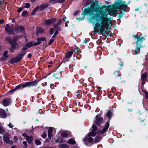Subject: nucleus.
Returning a JSON list of instances; mask_svg holds the SVG:
<instances>
[{"mask_svg": "<svg viewBox=\"0 0 148 148\" xmlns=\"http://www.w3.org/2000/svg\"><path fill=\"white\" fill-rule=\"evenodd\" d=\"M127 5L125 1L121 0H118L114 4L106 7H100L95 5L93 1L92 3L90 8L85 9L82 14V17H79L77 19L82 20L84 19L85 15L91 14L94 12L97 14L91 17L89 21L93 24H95L96 26L98 28L97 32L101 34L103 32L107 31L108 21H109L108 15H114L119 9V12H121V10H125Z\"/></svg>", "mask_w": 148, "mask_h": 148, "instance_id": "obj_1", "label": "nucleus"}, {"mask_svg": "<svg viewBox=\"0 0 148 148\" xmlns=\"http://www.w3.org/2000/svg\"><path fill=\"white\" fill-rule=\"evenodd\" d=\"M18 39L17 37L14 39L10 38L8 36H7L5 38L6 40L8 42L12 47L11 48H10V51L12 53L14 52V49L16 48L17 44L16 41L18 40Z\"/></svg>", "mask_w": 148, "mask_h": 148, "instance_id": "obj_2", "label": "nucleus"}, {"mask_svg": "<svg viewBox=\"0 0 148 148\" xmlns=\"http://www.w3.org/2000/svg\"><path fill=\"white\" fill-rule=\"evenodd\" d=\"M137 40L136 42V47L135 50L134 51L135 54L136 55L139 53L140 49L143 47L141 43H142L143 41L145 40L143 37H139L137 38Z\"/></svg>", "mask_w": 148, "mask_h": 148, "instance_id": "obj_3", "label": "nucleus"}, {"mask_svg": "<svg viewBox=\"0 0 148 148\" xmlns=\"http://www.w3.org/2000/svg\"><path fill=\"white\" fill-rule=\"evenodd\" d=\"M26 52L23 51L19 54L16 57L13 58L11 59V62L12 63L17 62L20 61L25 54Z\"/></svg>", "mask_w": 148, "mask_h": 148, "instance_id": "obj_4", "label": "nucleus"}, {"mask_svg": "<svg viewBox=\"0 0 148 148\" xmlns=\"http://www.w3.org/2000/svg\"><path fill=\"white\" fill-rule=\"evenodd\" d=\"M97 130H91L90 132L87 134V136L88 137V142L90 143H92L93 142V139L90 136L94 137L97 134Z\"/></svg>", "mask_w": 148, "mask_h": 148, "instance_id": "obj_5", "label": "nucleus"}, {"mask_svg": "<svg viewBox=\"0 0 148 148\" xmlns=\"http://www.w3.org/2000/svg\"><path fill=\"white\" fill-rule=\"evenodd\" d=\"M104 122L103 118L102 117H98V114L95 117V120L94 121V123L96 124L98 126L100 125L101 123Z\"/></svg>", "mask_w": 148, "mask_h": 148, "instance_id": "obj_6", "label": "nucleus"}, {"mask_svg": "<svg viewBox=\"0 0 148 148\" xmlns=\"http://www.w3.org/2000/svg\"><path fill=\"white\" fill-rule=\"evenodd\" d=\"M14 27V25L13 24L11 25L10 27L9 24L6 25L5 29L8 34H10L13 33Z\"/></svg>", "mask_w": 148, "mask_h": 148, "instance_id": "obj_7", "label": "nucleus"}, {"mask_svg": "<svg viewBox=\"0 0 148 148\" xmlns=\"http://www.w3.org/2000/svg\"><path fill=\"white\" fill-rule=\"evenodd\" d=\"M3 139L6 143H9L11 142L10 140L9 135L8 133H5L3 135Z\"/></svg>", "mask_w": 148, "mask_h": 148, "instance_id": "obj_8", "label": "nucleus"}, {"mask_svg": "<svg viewBox=\"0 0 148 148\" xmlns=\"http://www.w3.org/2000/svg\"><path fill=\"white\" fill-rule=\"evenodd\" d=\"M14 29L16 32H20L24 30V28L23 26H19L18 25H16L14 28Z\"/></svg>", "mask_w": 148, "mask_h": 148, "instance_id": "obj_9", "label": "nucleus"}, {"mask_svg": "<svg viewBox=\"0 0 148 148\" xmlns=\"http://www.w3.org/2000/svg\"><path fill=\"white\" fill-rule=\"evenodd\" d=\"M10 99H4L3 101L2 104L4 106H8L10 103Z\"/></svg>", "mask_w": 148, "mask_h": 148, "instance_id": "obj_10", "label": "nucleus"}, {"mask_svg": "<svg viewBox=\"0 0 148 148\" xmlns=\"http://www.w3.org/2000/svg\"><path fill=\"white\" fill-rule=\"evenodd\" d=\"M56 21V18H53L48 20H46L45 21V22L47 24L49 25L54 23Z\"/></svg>", "mask_w": 148, "mask_h": 148, "instance_id": "obj_11", "label": "nucleus"}, {"mask_svg": "<svg viewBox=\"0 0 148 148\" xmlns=\"http://www.w3.org/2000/svg\"><path fill=\"white\" fill-rule=\"evenodd\" d=\"M48 7V5L47 3H44L41 4L39 8V10L40 11H42L43 10L45 9L46 8Z\"/></svg>", "mask_w": 148, "mask_h": 148, "instance_id": "obj_12", "label": "nucleus"}, {"mask_svg": "<svg viewBox=\"0 0 148 148\" xmlns=\"http://www.w3.org/2000/svg\"><path fill=\"white\" fill-rule=\"evenodd\" d=\"M6 114L5 111L2 109H0V116L2 117H5L6 116Z\"/></svg>", "mask_w": 148, "mask_h": 148, "instance_id": "obj_13", "label": "nucleus"}, {"mask_svg": "<svg viewBox=\"0 0 148 148\" xmlns=\"http://www.w3.org/2000/svg\"><path fill=\"white\" fill-rule=\"evenodd\" d=\"M26 140L28 142V143L29 144L31 143L33 141V137L31 136L30 137L28 136L26 138Z\"/></svg>", "mask_w": 148, "mask_h": 148, "instance_id": "obj_14", "label": "nucleus"}, {"mask_svg": "<svg viewBox=\"0 0 148 148\" xmlns=\"http://www.w3.org/2000/svg\"><path fill=\"white\" fill-rule=\"evenodd\" d=\"M34 42L33 41H31L27 43L25 45V46L28 48H30L34 45Z\"/></svg>", "mask_w": 148, "mask_h": 148, "instance_id": "obj_15", "label": "nucleus"}, {"mask_svg": "<svg viewBox=\"0 0 148 148\" xmlns=\"http://www.w3.org/2000/svg\"><path fill=\"white\" fill-rule=\"evenodd\" d=\"M147 72H145V73L142 74L141 75V80H145L147 77Z\"/></svg>", "mask_w": 148, "mask_h": 148, "instance_id": "obj_16", "label": "nucleus"}, {"mask_svg": "<svg viewBox=\"0 0 148 148\" xmlns=\"http://www.w3.org/2000/svg\"><path fill=\"white\" fill-rule=\"evenodd\" d=\"M101 138L100 136H97L95 137V139L94 141H93V142H94L95 143H98L100 141V140L101 139Z\"/></svg>", "mask_w": 148, "mask_h": 148, "instance_id": "obj_17", "label": "nucleus"}, {"mask_svg": "<svg viewBox=\"0 0 148 148\" xmlns=\"http://www.w3.org/2000/svg\"><path fill=\"white\" fill-rule=\"evenodd\" d=\"M59 25L57 24L53 26V27L56 30H60L61 29V27L59 26Z\"/></svg>", "mask_w": 148, "mask_h": 148, "instance_id": "obj_18", "label": "nucleus"}, {"mask_svg": "<svg viewBox=\"0 0 148 148\" xmlns=\"http://www.w3.org/2000/svg\"><path fill=\"white\" fill-rule=\"evenodd\" d=\"M68 143L71 144H75L76 143V142L74 140L70 139L68 141Z\"/></svg>", "mask_w": 148, "mask_h": 148, "instance_id": "obj_19", "label": "nucleus"}, {"mask_svg": "<svg viewBox=\"0 0 148 148\" xmlns=\"http://www.w3.org/2000/svg\"><path fill=\"white\" fill-rule=\"evenodd\" d=\"M59 147L60 148H69L68 146L65 144H61L59 145Z\"/></svg>", "mask_w": 148, "mask_h": 148, "instance_id": "obj_20", "label": "nucleus"}, {"mask_svg": "<svg viewBox=\"0 0 148 148\" xmlns=\"http://www.w3.org/2000/svg\"><path fill=\"white\" fill-rule=\"evenodd\" d=\"M37 41L36 42H34V46H37L41 43V41L39 38H38L37 39Z\"/></svg>", "mask_w": 148, "mask_h": 148, "instance_id": "obj_21", "label": "nucleus"}, {"mask_svg": "<svg viewBox=\"0 0 148 148\" xmlns=\"http://www.w3.org/2000/svg\"><path fill=\"white\" fill-rule=\"evenodd\" d=\"M53 130H48V136L49 138L50 139L51 138L52 136V133Z\"/></svg>", "mask_w": 148, "mask_h": 148, "instance_id": "obj_22", "label": "nucleus"}, {"mask_svg": "<svg viewBox=\"0 0 148 148\" xmlns=\"http://www.w3.org/2000/svg\"><path fill=\"white\" fill-rule=\"evenodd\" d=\"M73 51H69L66 54V57H69L71 56L73 53Z\"/></svg>", "mask_w": 148, "mask_h": 148, "instance_id": "obj_23", "label": "nucleus"}, {"mask_svg": "<svg viewBox=\"0 0 148 148\" xmlns=\"http://www.w3.org/2000/svg\"><path fill=\"white\" fill-rule=\"evenodd\" d=\"M119 71H115L114 72V75L116 77H117L120 76L121 75V74L119 73Z\"/></svg>", "mask_w": 148, "mask_h": 148, "instance_id": "obj_24", "label": "nucleus"}, {"mask_svg": "<svg viewBox=\"0 0 148 148\" xmlns=\"http://www.w3.org/2000/svg\"><path fill=\"white\" fill-rule=\"evenodd\" d=\"M31 84V86H36L38 83V82L37 81H35L32 82H30Z\"/></svg>", "mask_w": 148, "mask_h": 148, "instance_id": "obj_25", "label": "nucleus"}, {"mask_svg": "<svg viewBox=\"0 0 148 148\" xmlns=\"http://www.w3.org/2000/svg\"><path fill=\"white\" fill-rule=\"evenodd\" d=\"M106 130H97V133L99 134H101L104 133Z\"/></svg>", "mask_w": 148, "mask_h": 148, "instance_id": "obj_26", "label": "nucleus"}, {"mask_svg": "<svg viewBox=\"0 0 148 148\" xmlns=\"http://www.w3.org/2000/svg\"><path fill=\"white\" fill-rule=\"evenodd\" d=\"M60 73H55L53 75L54 77L56 78H59L60 76Z\"/></svg>", "mask_w": 148, "mask_h": 148, "instance_id": "obj_27", "label": "nucleus"}, {"mask_svg": "<svg viewBox=\"0 0 148 148\" xmlns=\"http://www.w3.org/2000/svg\"><path fill=\"white\" fill-rule=\"evenodd\" d=\"M35 143L37 145H40L41 144V143L40 140H35Z\"/></svg>", "mask_w": 148, "mask_h": 148, "instance_id": "obj_28", "label": "nucleus"}, {"mask_svg": "<svg viewBox=\"0 0 148 148\" xmlns=\"http://www.w3.org/2000/svg\"><path fill=\"white\" fill-rule=\"evenodd\" d=\"M112 113L110 111H109L107 114V116L110 119Z\"/></svg>", "mask_w": 148, "mask_h": 148, "instance_id": "obj_29", "label": "nucleus"}, {"mask_svg": "<svg viewBox=\"0 0 148 148\" xmlns=\"http://www.w3.org/2000/svg\"><path fill=\"white\" fill-rule=\"evenodd\" d=\"M109 126V123L108 122H107L106 123L105 126L103 130H107L108 129Z\"/></svg>", "mask_w": 148, "mask_h": 148, "instance_id": "obj_30", "label": "nucleus"}, {"mask_svg": "<svg viewBox=\"0 0 148 148\" xmlns=\"http://www.w3.org/2000/svg\"><path fill=\"white\" fill-rule=\"evenodd\" d=\"M68 135V134L66 133L65 132L62 133L61 134V136L63 138L66 137Z\"/></svg>", "mask_w": 148, "mask_h": 148, "instance_id": "obj_31", "label": "nucleus"}, {"mask_svg": "<svg viewBox=\"0 0 148 148\" xmlns=\"http://www.w3.org/2000/svg\"><path fill=\"white\" fill-rule=\"evenodd\" d=\"M8 54V51H5L3 53V56L4 57H5V59H3V60L6 59V58H7L8 57V55H7Z\"/></svg>", "mask_w": 148, "mask_h": 148, "instance_id": "obj_32", "label": "nucleus"}, {"mask_svg": "<svg viewBox=\"0 0 148 148\" xmlns=\"http://www.w3.org/2000/svg\"><path fill=\"white\" fill-rule=\"evenodd\" d=\"M88 138L87 135H86L85 137L83 138L82 141L84 142H88Z\"/></svg>", "mask_w": 148, "mask_h": 148, "instance_id": "obj_33", "label": "nucleus"}, {"mask_svg": "<svg viewBox=\"0 0 148 148\" xmlns=\"http://www.w3.org/2000/svg\"><path fill=\"white\" fill-rule=\"evenodd\" d=\"M22 86V84H20L18 86H16L15 88V89L16 90H17L19 88H20Z\"/></svg>", "mask_w": 148, "mask_h": 148, "instance_id": "obj_34", "label": "nucleus"}, {"mask_svg": "<svg viewBox=\"0 0 148 148\" xmlns=\"http://www.w3.org/2000/svg\"><path fill=\"white\" fill-rule=\"evenodd\" d=\"M58 0H50V3L52 4H54L57 2Z\"/></svg>", "mask_w": 148, "mask_h": 148, "instance_id": "obj_35", "label": "nucleus"}, {"mask_svg": "<svg viewBox=\"0 0 148 148\" xmlns=\"http://www.w3.org/2000/svg\"><path fill=\"white\" fill-rule=\"evenodd\" d=\"M38 7H37L36 8H34L32 14L34 15L35 13V12L37 11V10H38Z\"/></svg>", "mask_w": 148, "mask_h": 148, "instance_id": "obj_36", "label": "nucleus"}, {"mask_svg": "<svg viewBox=\"0 0 148 148\" xmlns=\"http://www.w3.org/2000/svg\"><path fill=\"white\" fill-rule=\"evenodd\" d=\"M28 12L27 11H24L22 14L23 16H26Z\"/></svg>", "mask_w": 148, "mask_h": 148, "instance_id": "obj_37", "label": "nucleus"}, {"mask_svg": "<svg viewBox=\"0 0 148 148\" xmlns=\"http://www.w3.org/2000/svg\"><path fill=\"white\" fill-rule=\"evenodd\" d=\"M30 6V5L29 3H25V5L24 6V7L26 8H29Z\"/></svg>", "mask_w": 148, "mask_h": 148, "instance_id": "obj_38", "label": "nucleus"}, {"mask_svg": "<svg viewBox=\"0 0 148 148\" xmlns=\"http://www.w3.org/2000/svg\"><path fill=\"white\" fill-rule=\"evenodd\" d=\"M24 7H22L19 8L17 10V12H21L23 9Z\"/></svg>", "mask_w": 148, "mask_h": 148, "instance_id": "obj_39", "label": "nucleus"}, {"mask_svg": "<svg viewBox=\"0 0 148 148\" xmlns=\"http://www.w3.org/2000/svg\"><path fill=\"white\" fill-rule=\"evenodd\" d=\"M62 19H60L59 20L57 23V24H58V25H60L62 22Z\"/></svg>", "mask_w": 148, "mask_h": 148, "instance_id": "obj_40", "label": "nucleus"}, {"mask_svg": "<svg viewBox=\"0 0 148 148\" xmlns=\"http://www.w3.org/2000/svg\"><path fill=\"white\" fill-rule=\"evenodd\" d=\"M54 41V40L53 39H52L49 42L48 44L49 45H51L52 44Z\"/></svg>", "mask_w": 148, "mask_h": 148, "instance_id": "obj_41", "label": "nucleus"}, {"mask_svg": "<svg viewBox=\"0 0 148 148\" xmlns=\"http://www.w3.org/2000/svg\"><path fill=\"white\" fill-rule=\"evenodd\" d=\"M93 130H97V127L95 125H93L92 126Z\"/></svg>", "mask_w": 148, "mask_h": 148, "instance_id": "obj_42", "label": "nucleus"}, {"mask_svg": "<svg viewBox=\"0 0 148 148\" xmlns=\"http://www.w3.org/2000/svg\"><path fill=\"white\" fill-rule=\"evenodd\" d=\"M27 87H30L31 86V84L30 82H27Z\"/></svg>", "mask_w": 148, "mask_h": 148, "instance_id": "obj_43", "label": "nucleus"}, {"mask_svg": "<svg viewBox=\"0 0 148 148\" xmlns=\"http://www.w3.org/2000/svg\"><path fill=\"white\" fill-rule=\"evenodd\" d=\"M23 144L24 145L25 147H26L27 146V142L26 141H24L23 143Z\"/></svg>", "mask_w": 148, "mask_h": 148, "instance_id": "obj_44", "label": "nucleus"}, {"mask_svg": "<svg viewBox=\"0 0 148 148\" xmlns=\"http://www.w3.org/2000/svg\"><path fill=\"white\" fill-rule=\"evenodd\" d=\"M144 93H145L146 98H147L148 97V92L147 91H144Z\"/></svg>", "mask_w": 148, "mask_h": 148, "instance_id": "obj_45", "label": "nucleus"}, {"mask_svg": "<svg viewBox=\"0 0 148 148\" xmlns=\"http://www.w3.org/2000/svg\"><path fill=\"white\" fill-rule=\"evenodd\" d=\"M47 136V134L46 133H44L42 135V137L43 138H45Z\"/></svg>", "mask_w": 148, "mask_h": 148, "instance_id": "obj_46", "label": "nucleus"}, {"mask_svg": "<svg viewBox=\"0 0 148 148\" xmlns=\"http://www.w3.org/2000/svg\"><path fill=\"white\" fill-rule=\"evenodd\" d=\"M40 39V41H46V39L44 37H42V38H39Z\"/></svg>", "mask_w": 148, "mask_h": 148, "instance_id": "obj_47", "label": "nucleus"}, {"mask_svg": "<svg viewBox=\"0 0 148 148\" xmlns=\"http://www.w3.org/2000/svg\"><path fill=\"white\" fill-rule=\"evenodd\" d=\"M37 30L38 31L42 32L43 31L44 29L41 28H39Z\"/></svg>", "mask_w": 148, "mask_h": 148, "instance_id": "obj_48", "label": "nucleus"}, {"mask_svg": "<svg viewBox=\"0 0 148 148\" xmlns=\"http://www.w3.org/2000/svg\"><path fill=\"white\" fill-rule=\"evenodd\" d=\"M78 49H79V48L78 47H76L75 48V49L74 51L75 52V53L76 52H77L78 51Z\"/></svg>", "mask_w": 148, "mask_h": 148, "instance_id": "obj_49", "label": "nucleus"}, {"mask_svg": "<svg viewBox=\"0 0 148 148\" xmlns=\"http://www.w3.org/2000/svg\"><path fill=\"white\" fill-rule=\"evenodd\" d=\"M22 135L25 138H26L28 136L27 135V134L25 133H23Z\"/></svg>", "mask_w": 148, "mask_h": 148, "instance_id": "obj_50", "label": "nucleus"}, {"mask_svg": "<svg viewBox=\"0 0 148 148\" xmlns=\"http://www.w3.org/2000/svg\"><path fill=\"white\" fill-rule=\"evenodd\" d=\"M8 126H9L10 128H12L13 127V125L10 123L8 125Z\"/></svg>", "mask_w": 148, "mask_h": 148, "instance_id": "obj_51", "label": "nucleus"}, {"mask_svg": "<svg viewBox=\"0 0 148 148\" xmlns=\"http://www.w3.org/2000/svg\"><path fill=\"white\" fill-rule=\"evenodd\" d=\"M27 82L25 83L24 84H22V86L23 87H27Z\"/></svg>", "mask_w": 148, "mask_h": 148, "instance_id": "obj_52", "label": "nucleus"}, {"mask_svg": "<svg viewBox=\"0 0 148 148\" xmlns=\"http://www.w3.org/2000/svg\"><path fill=\"white\" fill-rule=\"evenodd\" d=\"M50 33L51 34H53V29L51 28L50 29Z\"/></svg>", "mask_w": 148, "mask_h": 148, "instance_id": "obj_53", "label": "nucleus"}, {"mask_svg": "<svg viewBox=\"0 0 148 148\" xmlns=\"http://www.w3.org/2000/svg\"><path fill=\"white\" fill-rule=\"evenodd\" d=\"M65 0H58V3H62L64 2Z\"/></svg>", "mask_w": 148, "mask_h": 148, "instance_id": "obj_54", "label": "nucleus"}, {"mask_svg": "<svg viewBox=\"0 0 148 148\" xmlns=\"http://www.w3.org/2000/svg\"><path fill=\"white\" fill-rule=\"evenodd\" d=\"M142 84L143 85L145 84V80H142Z\"/></svg>", "mask_w": 148, "mask_h": 148, "instance_id": "obj_55", "label": "nucleus"}, {"mask_svg": "<svg viewBox=\"0 0 148 148\" xmlns=\"http://www.w3.org/2000/svg\"><path fill=\"white\" fill-rule=\"evenodd\" d=\"M58 34V31H56L55 32V33L54 34V35L53 36V37H55V36L57 34Z\"/></svg>", "mask_w": 148, "mask_h": 148, "instance_id": "obj_56", "label": "nucleus"}, {"mask_svg": "<svg viewBox=\"0 0 148 148\" xmlns=\"http://www.w3.org/2000/svg\"><path fill=\"white\" fill-rule=\"evenodd\" d=\"M46 129H47L48 130H53V129H54V128H53L52 127H47L46 128Z\"/></svg>", "mask_w": 148, "mask_h": 148, "instance_id": "obj_57", "label": "nucleus"}, {"mask_svg": "<svg viewBox=\"0 0 148 148\" xmlns=\"http://www.w3.org/2000/svg\"><path fill=\"white\" fill-rule=\"evenodd\" d=\"M15 90H16L15 89V88H14V89H11V90H10V91H9V92H13V91H14Z\"/></svg>", "mask_w": 148, "mask_h": 148, "instance_id": "obj_58", "label": "nucleus"}, {"mask_svg": "<svg viewBox=\"0 0 148 148\" xmlns=\"http://www.w3.org/2000/svg\"><path fill=\"white\" fill-rule=\"evenodd\" d=\"M4 22V20L3 19L0 20V24H2Z\"/></svg>", "mask_w": 148, "mask_h": 148, "instance_id": "obj_59", "label": "nucleus"}, {"mask_svg": "<svg viewBox=\"0 0 148 148\" xmlns=\"http://www.w3.org/2000/svg\"><path fill=\"white\" fill-rule=\"evenodd\" d=\"M32 56V55L31 53H29V54H28V57L29 58H30Z\"/></svg>", "mask_w": 148, "mask_h": 148, "instance_id": "obj_60", "label": "nucleus"}, {"mask_svg": "<svg viewBox=\"0 0 148 148\" xmlns=\"http://www.w3.org/2000/svg\"><path fill=\"white\" fill-rule=\"evenodd\" d=\"M66 17H64L63 18V20L64 21H66Z\"/></svg>", "mask_w": 148, "mask_h": 148, "instance_id": "obj_61", "label": "nucleus"}, {"mask_svg": "<svg viewBox=\"0 0 148 148\" xmlns=\"http://www.w3.org/2000/svg\"><path fill=\"white\" fill-rule=\"evenodd\" d=\"M137 35H133V36L134 38H138V37H137Z\"/></svg>", "mask_w": 148, "mask_h": 148, "instance_id": "obj_62", "label": "nucleus"}, {"mask_svg": "<svg viewBox=\"0 0 148 148\" xmlns=\"http://www.w3.org/2000/svg\"><path fill=\"white\" fill-rule=\"evenodd\" d=\"M22 49L23 50H25L27 49V48L26 47H23Z\"/></svg>", "mask_w": 148, "mask_h": 148, "instance_id": "obj_63", "label": "nucleus"}, {"mask_svg": "<svg viewBox=\"0 0 148 148\" xmlns=\"http://www.w3.org/2000/svg\"><path fill=\"white\" fill-rule=\"evenodd\" d=\"M44 148H53L52 147H49L47 146V147H45Z\"/></svg>", "mask_w": 148, "mask_h": 148, "instance_id": "obj_64", "label": "nucleus"}]
</instances>
